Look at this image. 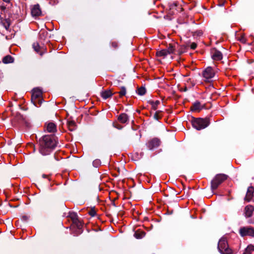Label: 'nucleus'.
<instances>
[{"instance_id": "38", "label": "nucleus", "mask_w": 254, "mask_h": 254, "mask_svg": "<svg viewBox=\"0 0 254 254\" xmlns=\"http://www.w3.org/2000/svg\"><path fill=\"white\" fill-rule=\"evenodd\" d=\"M42 177L43 178H48L49 177L47 175H46L43 174L42 175Z\"/></svg>"}, {"instance_id": "24", "label": "nucleus", "mask_w": 254, "mask_h": 254, "mask_svg": "<svg viewBox=\"0 0 254 254\" xmlns=\"http://www.w3.org/2000/svg\"><path fill=\"white\" fill-rule=\"evenodd\" d=\"M73 224L76 226L77 229L80 230L82 228V223L78 219H75Z\"/></svg>"}, {"instance_id": "4", "label": "nucleus", "mask_w": 254, "mask_h": 254, "mask_svg": "<svg viewBox=\"0 0 254 254\" xmlns=\"http://www.w3.org/2000/svg\"><path fill=\"white\" fill-rule=\"evenodd\" d=\"M228 176L224 174H219L216 175L211 182V188L212 190L217 189L218 186L225 181Z\"/></svg>"}, {"instance_id": "28", "label": "nucleus", "mask_w": 254, "mask_h": 254, "mask_svg": "<svg viewBox=\"0 0 254 254\" xmlns=\"http://www.w3.org/2000/svg\"><path fill=\"white\" fill-rule=\"evenodd\" d=\"M101 162L99 159H95L93 162L94 167L97 168L101 165Z\"/></svg>"}, {"instance_id": "29", "label": "nucleus", "mask_w": 254, "mask_h": 254, "mask_svg": "<svg viewBox=\"0 0 254 254\" xmlns=\"http://www.w3.org/2000/svg\"><path fill=\"white\" fill-rule=\"evenodd\" d=\"M70 217L72 220V223H73L74 222L75 219H78L77 215L74 213H71L70 214Z\"/></svg>"}, {"instance_id": "15", "label": "nucleus", "mask_w": 254, "mask_h": 254, "mask_svg": "<svg viewBox=\"0 0 254 254\" xmlns=\"http://www.w3.org/2000/svg\"><path fill=\"white\" fill-rule=\"evenodd\" d=\"M119 121L122 124L126 123L128 120V116L125 113H122L119 115L118 118Z\"/></svg>"}, {"instance_id": "10", "label": "nucleus", "mask_w": 254, "mask_h": 254, "mask_svg": "<svg viewBox=\"0 0 254 254\" xmlns=\"http://www.w3.org/2000/svg\"><path fill=\"white\" fill-rule=\"evenodd\" d=\"M45 127L48 132H55L57 131V126L56 124L52 122L46 123L45 124Z\"/></svg>"}, {"instance_id": "43", "label": "nucleus", "mask_w": 254, "mask_h": 254, "mask_svg": "<svg viewBox=\"0 0 254 254\" xmlns=\"http://www.w3.org/2000/svg\"><path fill=\"white\" fill-rule=\"evenodd\" d=\"M55 156H54L52 159L53 160H54L55 159Z\"/></svg>"}, {"instance_id": "45", "label": "nucleus", "mask_w": 254, "mask_h": 254, "mask_svg": "<svg viewBox=\"0 0 254 254\" xmlns=\"http://www.w3.org/2000/svg\"><path fill=\"white\" fill-rule=\"evenodd\" d=\"M23 218L26 219L25 216L23 217Z\"/></svg>"}, {"instance_id": "34", "label": "nucleus", "mask_w": 254, "mask_h": 254, "mask_svg": "<svg viewBox=\"0 0 254 254\" xmlns=\"http://www.w3.org/2000/svg\"><path fill=\"white\" fill-rule=\"evenodd\" d=\"M89 213L91 216H94L96 214V212L94 210H91Z\"/></svg>"}, {"instance_id": "22", "label": "nucleus", "mask_w": 254, "mask_h": 254, "mask_svg": "<svg viewBox=\"0 0 254 254\" xmlns=\"http://www.w3.org/2000/svg\"><path fill=\"white\" fill-rule=\"evenodd\" d=\"M67 126L70 131H73L76 129V124L73 121H67Z\"/></svg>"}, {"instance_id": "30", "label": "nucleus", "mask_w": 254, "mask_h": 254, "mask_svg": "<svg viewBox=\"0 0 254 254\" xmlns=\"http://www.w3.org/2000/svg\"><path fill=\"white\" fill-rule=\"evenodd\" d=\"M202 35V32L201 31H200V30L194 32V33L193 34V35L194 36H200Z\"/></svg>"}, {"instance_id": "42", "label": "nucleus", "mask_w": 254, "mask_h": 254, "mask_svg": "<svg viewBox=\"0 0 254 254\" xmlns=\"http://www.w3.org/2000/svg\"><path fill=\"white\" fill-rule=\"evenodd\" d=\"M8 27H9V24L8 25V26H7V27H6V26H5V28H6V29H8Z\"/></svg>"}, {"instance_id": "35", "label": "nucleus", "mask_w": 254, "mask_h": 254, "mask_svg": "<svg viewBox=\"0 0 254 254\" xmlns=\"http://www.w3.org/2000/svg\"><path fill=\"white\" fill-rule=\"evenodd\" d=\"M177 6V2H173V3L170 4V8H173L174 7H175Z\"/></svg>"}, {"instance_id": "46", "label": "nucleus", "mask_w": 254, "mask_h": 254, "mask_svg": "<svg viewBox=\"0 0 254 254\" xmlns=\"http://www.w3.org/2000/svg\"><path fill=\"white\" fill-rule=\"evenodd\" d=\"M23 218L26 219L25 216L23 217Z\"/></svg>"}, {"instance_id": "25", "label": "nucleus", "mask_w": 254, "mask_h": 254, "mask_svg": "<svg viewBox=\"0 0 254 254\" xmlns=\"http://www.w3.org/2000/svg\"><path fill=\"white\" fill-rule=\"evenodd\" d=\"M120 97H122L123 96H125L126 94V89L125 87L122 86L121 88V91L119 92Z\"/></svg>"}, {"instance_id": "3", "label": "nucleus", "mask_w": 254, "mask_h": 254, "mask_svg": "<svg viewBox=\"0 0 254 254\" xmlns=\"http://www.w3.org/2000/svg\"><path fill=\"white\" fill-rule=\"evenodd\" d=\"M218 249L221 254H232V250L229 247L227 240L225 238L220 239L218 243Z\"/></svg>"}, {"instance_id": "33", "label": "nucleus", "mask_w": 254, "mask_h": 254, "mask_svg": "<svg viewBox=\"0 0 254 254\" xmlns=\"http://www.w3.org/2000/svg\"><path fill=\"white\" fill-rule=\"evenodd\" d=\"M197 47V44L195 43H192L190 45V47L191 49L194 50Z\"/></svg>"}, {"instance_id": "21", "label": "nucleus", "mask_w": 254, "mask_h": 254, "mask_svg": "<svg viewBox=\"0 0 254 254\" xmlns=\"http://www.w3.org/2000/svg\"><path fill=\"white\" fill-rule=\"evenodd\" d=\"M13 61V58L10 55H7L2 59V62L6 64L12 63Z\"/></svg>"}, {"instance_id": "32", "label": "nucleus", "mask_w": 254, "mask_h": 254, "mask_svg": "<svg viewBox=\"0 0 254 254\" xmlns=\"http://www.w3.org/2000/svg\"><path fill=\"white\" fill-rule=\"evenodd\" d=\"M113 126L115 128L118 129H121L123 128V127L118 124L114 123Z\"/></svg>"}, {"instance_id": "6", "label": "nucleus", "mask_w": 254, "mask_h": 254, "mask_svg": "<svg viewBox=\"0 0 254 254\" xmlns=\"http://www.w3.org/2000/svg\"><path fill=\"white\" fill-rule=\"evenodd\" d=\"M239 233L241 236H246L254 237V228L252 227H243L240 229Z\"/></svg>"}, {"instance_id": "20", "label": "nucleus", "mask_w": 254, "mask_h": 254, "mask_svg": "<svg viewBox=\"0 0 254 254\" xmlns=\"http://www.w3.org/2000/svg\"><path fill=\"white\" fill-rule=\"evenodd\" d=\"M243 254H254V246L249 245L245 249Z\"/></svg>"}, {"instance_id": "11", "label": "nucleus", "mask_w": 254, "mask_h": 254, "mask_svg": "<svg viewBox=\"0 0 254 254\" xmlns=\"http://www.w3.org/2000/svg\"><path fill=\"white\" fill-rule=\"evenodd\" d=\"M254 192V188L252 186L249 187L245 198V200L248 202L251 200Z\"/></svg>"}, {"instance_id": "12", "label": "nucleus", "mask_w": 254, "mask_h": 254, "mask_svg": "<svg viewBox=\"0 0 254 254\" xmlns=\"http://www.w3.org/2000/svg\"><path fill=\"white\" fill-rule=\"evenodd\" d=\"M254 207L251 205H247L245 208L244 214L246 217H250L253 215Z\"/></svg>"}, {"instance_id": "19", "label": "nucleus", "mask_w": 254, "mask_h": 254, "mask_svg": "<svg viewBox=\"0 0 254 254\" xmlns=\"http://www.w3.org/2000/svg\"><path fill=\"white\" fill-rule=\"evenodd\" d=\"M148 103L151 105L152 109L154 110H156L158 105L160 104V102L159 100H156L155 101L149 100L148 101Z\"/></svg>"}, {"instance_id": "40", "label": "nucleus", "mask_w": 254, "mask_h": 254, "mask_svg": "<svg viewBox=\"0 0 254 254\" xmlns=\"http://www.w3.org/2000/svg\"><path fill=\"white\" fill-rule=\"evenodd\" d=\"M1 8L3 10L5 9V7L4 6H1Z\"/></svg>"}, {"instance_id": "16", "label": "nucleus", "mask_w": 254, "mask_h": 254, "mask_svg": "<svg viewBox=\"0 0 254 254\" xmlns=\"http://www.w3.org/2000/svg\"><path fill=\"white\" fill-rule=\"evenodd\" d=\"M34 51L38 54H39L41 56H42L44 54V51H41V48L39 46V44L38 43H34L32 45Z\"/></svg>"}, {"instance_id": "14", "label": "nucleus", "mask_w": 254, "mask_h": 254, "mask_svg": "<svg viewBox=\"0 0 254 254\" xmlns=\"http://www.w3.org/2000/svg\"><path fill=\"white\" fill-rule=\"evenodd\" d=\"M203 106L198 101L195 102L191 107L192 111H199L203 108Z\"/></svg>"}, {"instance_id": "2", "label": "nucleus", "mask_w": 254, "mask_h": 254, "mask_svg": "<svg viewBox=\"0 0 254 254\" xmlns=\"http://www.w3.org/2000/svg\"><path fill=\"white\" fill-rule=\"evenodd\" d=\"M210 121L208 118L193 119L192 121V127L197 130H201L209 126Z\"/></svg>"}, {"instance_id": "44", "label": "nucleus", "mask_w": 254, "mask_h": 254, "mask_svg": "<svg viewBox=\"0 0 254 254\" xmlns=\"http://www.w3.org/2000/svg\"><path fill=\"white\" fill-rule=\"evenodd\" d=\"M23 218L26 219L25 216L23 217Z\"/></svg>"}, {"instance_id": "9", "label": "nucleus", "mask_w": 254, "mask_h": 254, "mask_svg": "<svg viewBox=\"0 0 254 254\" xmlns=\"http://www.w3.org/2000/svg\"><path fill=\"white\" fill-rule=\"evenodd\" d=\"M211 58L214 61H220L222 59L223 55L221 52L214 48L211 50Z\"/></svg>"}, {"instance_id": "27", "label": "nucleus", "mask_w": 254, "mask_h": 254, "mask_svg": "<svg viewBox=\"0 0 254 254\" xmlns=\"http://www.w3.org/2000/svg\"><path fill=\"white\" fill-rule=\"evenodd\" d=\"M166 50L168 52V55L173 54L175 52V48L172 45H170L168 48Z\"/></svg>"}, {"instance_id": "5", "label": "nucleus", "mask_w": 254, "mask_h": 254, "mask_svg": "<svg viewBox=\"0 0 254 254\" xmlns=\"http://www.w3.org/2000/svg\"><path fill=\"white\" fill-rule=\"evenodd\" d=\"M42 96V92L40 89L36 88L32 90L31 101L35 106H37V103L41 104V98Z\"/></svg>"}, {"instance_id": "37", "label": "nucleus", "mask_w": 254, "mask_h": 254, "mask_svg": "<svg viewBox=\"0 0 254 254\" xmlns=\"http://www.w3.org/2000/svg\"><path fill=\"white\" fill-rule=\"evenodd\" d=\"M248 223L249 224H253L254 223V221H253L252 220H249Z\"/></svg>"}, {"instance_id": "13", "label": "nucleus", "mask_w": 254, "mask_h": 254, "mask_svg": "<svg viewBox=\"0 0 254 254\" xmlns=\"http://www.w3.org/2000/svg\"><path fill=\"white\" fill-rule=\"evenodd\" d=\"M31 14L33 16H38L41 14V10L39 4L34 5L31 8Z\"/></svg>"}, {"instance_id": "18", "label": "nucleus", "mask_w": 254, "mask_h": 254, "mask_svg": "<svg viewBox=\"0 0 254 254\" xmlns=\"http://www.w3.org/2000/svg\"><path fill=\"white\" fill-rule=\"evenodd\" d=\"M156 56L165 58L168 55V52L166 49H163L156 52Z\"/></svg>"}, {"instance_id": "39", "label": "nucleus", "mask_w": 254, "mask_h": 254, "mask_svg": "<svg viewBox=\"0 0 254 254\" xmlns=\"http://www.w3.org/2000/svg\"><path fill=\"white\" fill-rule=\"evenodd\" d=\"M4 1L6 2H9L10 0H3Z\"/></svg>"}, {"instance_id": "8", "label": "nucleus", "mask_w": 254, "mask_h": 254, "mask_svg": "<svg viewBox=\"0 0 254 254\" xmlns=\"http://www.w3.org/2000/svg\"><path fill=\"white\" fill-rule=\"evenodd\" d=\"M214 69L210 66L207 67L203 72V76L206 79H209L214 76Z\"/></svg>"}, {"instance_id": "23", "label": "nucleus", "mask_w": 254, "mask_h": 254, "mask_svg": "<svg viewBox=\"0 0 254 254\" xmlns=\"http://www.w3.org/2000/svg\"><path fill=\"white\" fill-rule=\"evenodd\" d=\"M146 93V89L144 87H141L138 88L137 90V93L140 95H144Z\"/></svg>"}, {"instance_id": "41", "label": "nucleus", "mask_w": 254, "mask_h": 254, "mask_svg": "<svg viewBox=\"0 0 254 254\" xmlns=\"http://www.w3.org/2000/svg\"><path fill=\"white\" fill-rule=\"evenodd\" d=\"M241 41H242V42H243V43H245V40H244V39H243L241 40Z\"/></svg>"}, {"instance_id": "31", "label": "nucleus", "mask_w": 254, "mask_h": 254, "mask_svg": "<svg viewBox=\"0 0 254 254\" xmlns=\"http://www.w3.org/2000/svg\"><path fill=\"white\" fill-rule=\"evenodd\" d=\"M111 46L113 48H114V49H117L118 47V44L117 42L116 41H114V42H112L111 43Z\"/></svg>"}, {"instance_id": "36", "label": "nucleus", "mask_w": 254, "mask_h": 254, "mask_svg": "<svg viewBox=\"0 0 254 254\" xmlns=\"http://www.w3.org/2000/svg\"><path fill=\"white\" fill-rule=\"evenodd\" d=\"M135 236L136 237V238H138V239H140V238H142V236L140 235H139L137 233H135Z\"/></svg>"}, {"instance_id": "26", "label": "nucleus", "mask_w": 254, "mask_h": 254, "mask_svg": "<svg viewBox=\"0 0 254 254\" xmlns=\"http://www.w3.org/2000/svg\"><path fill=\"white\" fill-rule=\"evenodd\" d=\"M161 113V111H157L154 115V119L156 120H159L161 118V116L160 115V113Z\"/></svg>"}, {"instance_id": "1", "label": "nucleus", "mask_w": 254, "mask_h": 254, "mask_svg": "<svg viewBox=\"0 0 254 254\" xmlns=\"http://www.w3.org/2000/svg\"><path fill=\"white\" fill-rule=\"evenodd\" d=\"M57 142L54 135H44L39 140V152L43 155L50 154L57 146Z\"/></svg>"}, {"instance_id": "17", "label": "nucleus", "mask_w": 254, "mask_h": 254, "mask_svg": "<svg viewBox=\"0 0 254 254\" xmlns=\"http://www.w3.org/2000/svg\"><path fill=\"white\" fill-rule=\"evenodd\" d=\"M113 94V93L110 90H105L101 93V97L104 99H107L111 97Z\"/></svg>"}, {"instance_id": "7", "label": "nucleus", "mask_w": 254, "mask_h": 254, "mask_svg": "<svg viewBox=\"0 0 254 254\" xmlns=\"http://www.w3.org/2000/svg\"><path fill=\"white\" fill-rule=\"evenodd\" d=\"M160 140L158 138L150 139L146 144L149 150H152L157 148L160 144Z\"/></svg>"}]
</instances>
